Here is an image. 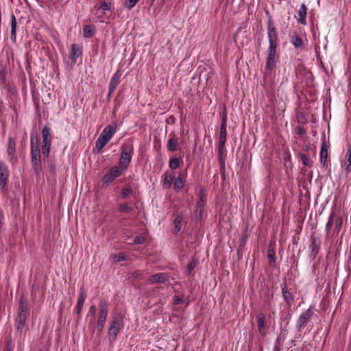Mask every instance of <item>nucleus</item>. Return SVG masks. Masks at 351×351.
<instances>
[{
    "label": "nucleus",
    "mask_w": 351,
    "mask_h": 351,
    "mask_svg": "<svg viewBox=\"0 0 351 351\" xmlns=\"http://www.w3.org/2000/svg\"><path fill=\"white\" fill-rule=\"evenodd\" d=\"M220 132H227L226 131V123L225 120H223L221 123V125L220 127Z\"/></svg>",
    "instance_id": "47"
},
{
    "label": "nucleus",
    "mask_w": 351,
    "mask_h": 351,
    "mask_svg": "<svg viewBox=\"0 0 351 351\" xmlns=\"http://www.w3.org/2000/svg\"><path fill=\"white\" fill-rule=\"evenodd\" d=\"M267 38L269 41V49H276L278 45V38L276 29L273 21L269 19L267 22Z\"/></svg>",
    "instance_id": "6"
},
{
    "label": "nucleus",
    "mask_w": 351,
    "mask_h": 351,
    "mask_svg": "<svg viewBox=\"0 0 351 351\" xmlns=\"http://www.w3.org/2000/svg\"><path fill=\"white\" fill-rule=\"evenodd\" d=\"M282 293L283 298L289 307H291L293 303V297L292 294L287 290L286 285L284 284L282 287Z\"/></svg>",
    "instance_id": "19"
},
{
    "label": "nucleus",
    "mask_w": 351,
    "mask_h": 351,
    "mask_svg": "<svg viewBox=\"0 0 351 351\" xmlns=\"http://www.w3.org/2000/svg\"><path fill=\"white\" fill-rule=\"evenodd\" d=\"M182 351H187L186 349H183Z\"/></svg>",
    "instance_id": "52"
},
{
    "label": "nucleus",
    "mask_w": 351,
    "mask_h": 351,
    "mask_svg": "<svg viewBox=\"0 0 351 351\" xmlns=\"http://www.w3.org/2000/svg\"><path fill=\"white\" fill-rule=\"evenodd\" d=\"M16 141L14 138H9L8 146V155L10 160H13L15 157Z\"/></svg>",
    "instance_id": "18"
},
{
    "label": "nucleus",
    "mask_w": 351,
    "mask_h": 351,
    "mask_svg": "<svg viewBox=\"0 0 351 351\" xmlns=\"http://www.w3.org/2000/svg\"><path fill=\"white\" fill-rule=\"evenodd\" d=\"M276 53V49H269V55L266 62V69L271 71L275 66V57Z\"/></svg>",
    "instance_id": "14"
},
{
    "label": "nucleus",
    "mask_w": 351,
    "mask_h": 351,
    "mask_svg": "<svg viewBox=\"0 0 351 351\" xmlns=\"http://www.w3.org/2000/svg\"><path fill=\"white\" fill-rule=\"evenodd\" d=\"M180 160L178 158H173L169 160V166L171 169H176L180 166Z\"/></svg>",
    "instance_id": "35"
},
{
    "label": "nucleus",
    "mask_w": 351,
    "mask_h": 351,
    "mask_svg": "<svg viewBox=\"0 0 351 351\" xmlns=\"http://www.w3.org/2000/svg\"><path fill=\"white\" fill-rule=\"evenodd\" d=\"M121 152L119 166L125 171L131 162L134 154L132 143L130 141L125 142L121 147Z\"/></svg>",
    "instance_id": "3"
},
{
    "label": "nucleus",
    "mask_w": 351,
    "mask_h": 351,
    "mask_svg": "<svg viewBox=\"0 0 351 351\" xmlns=\"http://www.w3.org/2000/svg\"><path fill=\"white\" fill-rule=\"evenodd\" d=\"M132 193L131 186L128 185L125 186L121 191V197L123 199L126 198Z\"/></svg>",
    "instance_id": "31"
},
{
    "label": "nucleus",
    "mask_w": 351,
    "mask_h": 351,
    "mask_svg": "<svg viewBox=\"0 0 351 351\" xmlns=\"http://www.w3.org/2000/svg\"><path fill=\"white\" fill-rule=\"evenodd\" d=\"M342 218L337 216L334 210L330 213L328 220L326 225V232L328 235L330 234L332 226L334 225L332 235H337L341 230L342 226Z\"/></svg>",
    "instance_id": "4"
},
{
    "label": "nucleus",
    "mask_w": 351,
    "mask_h": 351,
    "mask_svg": "<svg viewBox=\"0 0 351 351\" xmlns=\"http://www.w3.org/2000/svg\"><path fill=\"white\" fill-rule=\"evenodd\" d=\"M341 165L346 173L351 172V145H349Z\"/></svg>",
    "instance_id": "11"
},
{
    "label": "nucleus",
    "mask_w": 351,
    "mask_h": 351,
    "mask_svg": "<svg viewBox=\"0 0 351 351\" xmlns=\"http://www.w3.org/2000/svg\"><path fill=\"white\" fill-rule=\"evenodd\" d=\"M121 76V72L120 70L117 71L112 75L108 88H110V93L114 92L119 84V79Z\"/></svg>",
    "instance_id": "15"
},
{
    "label": "nucleus",
    "mask_w": 351,
    "mask_h": 351,
    "mask_svg": "<svg viewBox=\"0 0 351 351\" xmlns=\"http://www.w3.org/2000/svg\"><path fill=\"white\" fill-rule=\"evenodd\" d=\"M123 320L121 316H116L109 329H119L123 327Z\"/></svg>",
    "instance_id": "24"
},
{
    "label": "nucleus",
    "mask_w": 351,
    "mask_h": 351,
    "mask_svg": "<svg viewBox=\"0 0 351 351\" xmlns=\"http://www.w3.org/2000/svg\"><path fill=\"white\" fill-rule=\"evenodd\" d=\"M14 345L12 343V342H9L7 344L6 348L8 351H12L13 350Z\"/></svg>",
    "instance_id": "49"
},
{
    "label": "nucleus",
    "mask_w": 351,
    "mask_h": 351,
    "mask_svg": "<svg viewBox=\"0 0 351 351\" xmlns=\"http://www.w3.org/2000/svg\"><path fill=\"white\" fill-rule=\"evenodd\" d=\"M296 131H297L298 134H299L300 136L304 135L306 132V130L303 127H301V126H298L296 128Z\"/></svg>",
    "instance_id": "46"
},
{
    "label": "nucleus",
    "mask_w": 351,
    "mask_h": 351,
    "mask_svg": "<svg viewBox=\"0 0 351 351\" xmlns=\"http://www.w3.org/2000/svg\"><path fill=\"white\" fill-rule=\"evenodd\" d=\"M204 206V202L203 201L202 197H201L199 201H198L196 204V208H197L196 212H197V214L200 217H202V215Z\"/></svg>",
    "instance_id": "32"
},
{
    "label": "nucleus",
    "mask_w": 351,
    "mask_h": 351,
    "mask_svg": "<svg viewBox=\"0 0 351 351\" xmlns=\"http://www.w3.org/2000/svg\"><path fill=\"white\" fill-rule=\"evenodd\" d=\"M9 171L8 167L3 164H0V186L3 188L6 184L8 178Z\"/></svg>",
    "instance_id": "13"
},
{
    "label": "nucleus",
    "mask_w": 351,
    "mask_h": 351,
    "mask_svg": "<svg viewBox=\"0 0 351 351\" xmlns=\"http://www.w3.org/2000/svg\"><path fill=\"white\" fill-rule=\"evenodd\" d=\"M184 180L181 178L180 176H178V178L175 180L173 183V189L176 191H180L183 189L184 187Z\"/></svg>",
    "instance_id": "30"
},
{
    "label": "nucleus",
    "mask_w": 351,
    "mask_h": 351,
    "mask_svg": "<svg viewBox=\"0 0 351 351\" xmlns=\"http://www.w3.org/2000/svg\"><path fill=\"white\" fill-rule=\"evenodd\" d=\"M86 297V291L84 287H81L80 289V294L77 302V305L75 308V312L77 315L81 313L83 308L85 300Z\"/></svg>",
    "instance_id": "10"
},
{
    "label": "nucleus",
    "mask_w": 351,
    "mask_h": 351,
    "mask_svg": "<svg viewBox=\"0 0 351 351\" xmlns=\"http://www.w3.org/2000/svg\"><path fill=\"white\" fill-rule=\"evenodd\" d=\"M10 25H11V40L13 42H16L17 22H16V19L14 14H12V16H11Z\"/></svg>",
    "instance_id": "22"
},
{
    "label": "nucleus",
    "mask_w": 351,
    "mask_h": 351,
    "mask_svg": "<svg viewBox=\"0 0 351 351\" xmlns=\"http://www.w3.org/2000/svg\"><path fill=\"white\" fill-rule=\"evenodd\" d=\"M227 132H220L219 134V142L218 145L219 155L221 158L223 151L225 148V144L226 142Z\"/></svg>",
    "instance_id": "20"
},
{
    "label": "nucleus",
    "mask_w": 351,
    "mask_h": 351,
    "mask_svg": "<svg viewBox=\"0 0 351 351\" xmlns=\"http://www.w3.org/2000/svg\"><path fill=\"white\" fill-rule=\"evenodd\" d=\"M273 351H280V337H278L274 345Z\"/></svg>",
    "instance_id": "44"
},
{
    "label": "nucleus",
    "mask_w": 351,
    "mask_h": 351,
    "mask_svg": "<svg viewBox=\"0 0 351 351\" xmlns=\"http://www.w3.org/2000/svg\"><path fill=\"white\" fill-rule=\"evenodd\" d=\"M300 158L304 165L307 167H311L313 165L312 160L305 154H301Z\"/></svg>",
    "instance_id": "37"
},
{
    "label": "nucleus",
    "mask_w": 351,
    "mask_h": 351,
    "mask_svg": "<svg viewBox=\"0 0 351 351\" xmlns=\"http://www.w3.org/2000/svg\"><path fill=\"white\" fill-rule=\"evenodd\" d=\"M125 170L119 166H114L104 175L102 178L104 186H108L115 178L119 177L124 173Z\"/></svg>",
    "instance_id": "7"
},
{
    "label": "nucleus",
    "mask_w": 351,
    "mask_h": 351,
    "mask_svg": "<svg viewBox=\"0 0 351 351\" xmlns=\"http://www.w3.org/2000/svg\"><path fill=\"white\" fill-rule=\"evenodd\" d=\"M163 176L162 186L165 189H169L172 184L174 176L173 173L167 171L164 173Z\"/></svg>",
    "instance_id": "21"
},
{
    "label": "nucleus",
    "mask_w": 351,
    "mask_h": 351,
    "mask_svg": "<svg viewBox=\"0 0 351 351\" xmlns=\"http://www.w3.org/2000/svg\"><path fill=\"white\" fill-rule=\"evenodd\" d=\"M183 302V298L182 297H176V299H175V303L176 304H182Z\"/></svg>",
    "instance_id": "48"
},
{
    "label": "nucleus",
    "mask_w": 351,
    "mask_h": 351,
    "mask_svg": "<svg viewBox=\"0 0 351 351\" xmlns=\"http://www.w3.org/2000/svg\"><path fill=\"white\" fill-rule=\"evenodd\" d=\"M111 2L104 1L103 2H101L99 8H98L97 12H99L100 10H102L104 11H110L111 10Z\"/></svg>",
    "instance_id": "34"
},
{
    "label": "nucleus",
    "mask_w": 351,
    "mask_h": 351,
    "mask_svg": "<svg viewBox=\"0 0 351 351\" xmlns=\"http://www.w3.org/2000/svg\"><path fill=\"white\" fill-rule=\"evenodd\" d=\"M31 143V158L32 163L34 171L37 176L40 174L42 170V164L40 158V151L39 144L37 141H34V137L32 136L30 139Z\"/></svg>",
    "instance_id": "2"
},
{
    "label": "nucleus",
    "mask_w": 351,
    "mask_h": 351,
    "mask_svg": "<svg viewBox=\"0 0 351 351\" xmlns=\"http://www.w3.org/2000/svg\"><path fill=\"white\" fill-rule=\"evenodd\" d=\"M27 311V302L25 300H21L19 308V313L26 314Z\"/></svg>",
    "instance_id": "33"
},
{
    "label": "nucleus",
    "mask_w": 351,
    "mask_h": 351,
    "mask_svg": "<svg viewBox=\"0 0 351 351\" xmlns=\"http://www.w3.org/2000/svg\"><path fill=\"white\" fill-rule=\"evenodd\" d=\"M6 81V71L3 67H0V84H4Z\"/></svg>",
    "instance_id": "39"
},
{
    "label": "nucleus",
    "mask_w": 351,
    "mask_h": 351,
    "mask_svg": "<svg viewBox=\"0 0 351 351\" xmlns=\"http://www.w3.org/2000/svg\"><path fill=\"white\" fill-rule=\"evenodd\" d=\"M109 335L110 338L114 339L117 336V331L116 330H110Z\"/></svg>",
    "instance_id": "50"
},
{
    "label": "nucleus",
    "mask_w": 351,
    "mask_h": 351,
    "mask_svg": "<svg viewBox=\"0 0 351 351\" xmlns=\"http://www.w3.org/2000/svg\"><path fill=\"white\" fill-rule=\"evenodd\" d=\"M138 1V0H126L125 2V6L129 10H130L133 7H134V5L136 4Z\"/></svg>",
    "instance_id": "41"
},
{
    "label": "nucleus",
    "mask_w": 351,
    "mask_h": 351,
    "mask_svg": "<svg viewBox=\"0 0 351 351\" xmlns=\"http://www.w3.org/2000/svg\"><path fill=\"white\" fill-rule=\"evenodd\" d=\"M314 315V308L310 306L306 311L300 315L298 321L299 328H304Z\"/></svg>",
    "instance_id": "9"
},
{
    "label": "nucleus",
    "mask_w": 351,
    "mask_h": 351,
    "mask_svg": "<svg viewBox=\"0 0 351 351\" xmlns=\"http://www.w3.org/2000/svg\"><path fill=\"white\" fill-rule=\"evenodd\" d=\"M95 34L94 28L91 25H84L83 27V35L85 38H92Z\"/></svg>",
    "instance_id": "25"
},
{
    "label": "nucleus",
    "mask_w": 351,
    "mask_h": 351,
    "mask_svg": "<svg viewBox=\"0 0 351 351\" xmlns=\"http://www.w3.org/2000/svg\"><path fill=\"white\" fill-rule=\"evenodd\" d=\"M171 137L167 141V147L169 151L173 152L177 148L178 140L175 138L174 135L171 134Z\"/></svg>",
    "instance_id": "23"
},
{
    "label": "nucleus",
    "mask_w": 351,
    "mask_h": 351,
    "mask_svg": "<svg viewBox=\"0 0 351 351\" xmlns=\"http://www.w3.org/2000/svg\"><path fill=\"white\" fill-rule=\"evenodd\" d=\"M183 221V217L182 215H178L173 221V227L176 232H178L181 229L182 223Z\"/></svg>",
    "instance_id": "29"
},
{
    "label": "nucleus",
    "mask_w": 351,
    "mask_h": 351,
    "mask_svg": "<svg viewBox=\"0 0 351 351\" xmlns=\"http://www.w3.org/2000/svg\"><path fill=\"white\" fill-rule=\"evenodd\" d=\"M258 325L259 328H263L265 327V317L263 314L260 313L258 317Z\"/></svg>",
    "instance_id": "38"
},
{
    "label": "nucleus",
    "mask_w": 351,
    "mask_h": 351,
    "mask_svg": "<svg viewBox=\"0 0 351 351\" xmlns=\"http://www.w3.org/2000/svg\"><path fill=\"white\" fill-rule=\"evenodd\" d=\"M167 276L165 273H159L149 277L148 281L150 284L163 283L167 280Z\"/></svg>",
    "instance_id": "17"
},
{
    "label": "nucleus",
    "mask_w": 351,
    "mask_h": 351,
    "mask_svg": "<svg viewBox=\"0 0 351 351\" xmlns=\"http://www.w3.org/2000/svg\"><path fill=\"white\" fill-rule=\"evenodd\" d=\"M306 14L307 7L305 4H302L298 10V21L303 25H306Z\"/></svg>",
    "instance_id": "16"
},
{
    "label": "nucleus",
    "mask_w": 351,
    "mask_h": 351,
    "mask_svg": "<svg viewBox=\"0 0 351 351\" xmlns=\"http://www.w3.org/2000/svg\"><path fill=\"white\" fill-rule=\"evenodd\" d=\"M99 312L97 326L98 328H103L104 327L106 317L108 313L107 302L106 301H101L99 304Z\"/></svg>",
    "instance_id": "8"
},
{
    "label": "nucleus",
    "mask_w": 351,
    "mask_h": 351,
    "mask_svg": "<svg viewBox=\"0 0 351 351\" xmlns=\"http://www.w3.org/2000/svg\"><path fill=\"white\" fill-rule=\"evenodd\" d=\"M113 93H114V92H111V93H110V88H108V98H110V96H111V95H112Z\"/></svg>",
    "instance_id": "51"
},
{
    "label": "nucleus",
    "mask_w": 351,
    "mask_h": 351,
    "mask_svg": "<svg viewBox=\"0 0 351 351\" xmlns=\"http://www.w3.org/2000/svg\"><path fill=\"white\" fill-rule=\"evenodd\" d=\"M291 43L295 48H302L303 47V41L298 35L295 34L291 38Z\"/></svg>",
    "instance_id": "28"
},
{
    "label": "nucleus",
    "mask_w": 351,
    "mask_h": 351,
    "mask_svg": "<svg viewBox=\"0 0 351 351\" xmlns=\"http://www.w3.org/2000/svg\"><path fill=\"white\" fill-rule=\"evenodd\" d=\"M132 208L128 204H121L118 206V210L121 213H129Z\"/></svg>",
    "instance_id": "36"
},
{
    "label": "nucleus",
    "mask_w": 351,
    "mask_h": 351,
    "mask_svg": "<svg viewBox=\"0 0 351 351\" xmlns=\"http://www.w3.org/2000/svg\"><path fill=\"white\" fill-rule=\"evenodd\" d=\"M26 318V314L18 313V316L16 320L17 329H19L20 328H23L24 326Z\"/></svg>",
    "instance_id": "26"
},
{
    "label": "nucleus",
    "mask_w": 351,
    "mask_h": 351,
    "mask_svg": "<svg viewBox=\"0 0 351 351\" xmlns=\"http://www.w3.org/2000/svg\"><path fill=\"white\" fill-rule=\"evenodd\" d=\"M82 53V47L78 44H73L71 48L70 58L73 64H75L77 59L81 56Z\"/></svg>",
    "instance_id": "12"
},
{
    "label": "nucleus",
    "mask_w": 351,
    "mask_h": 351,
    "mask_svg": "<svg viewBox=\"0 0 351 351\" xmlns=\"http://www.w3.org/2000/svg\"><path fill=\"white\" fill-rule=\"evenodd\" d=\"M145 239L143 235L136 236L134 239V243L135 244H142L145 242Z\"/></svg>",
    "instance_id": "43"
},
{
    "label": "nucleus",
    "mask_w": 351,
    "mask_h": 351,
    "mask_svg": "<svg viewBox=\"0 0 351 351\" xmlns=\"http://www.w3.org/2000/svg\"><path fill=\"white\" fill-rule=\"evenodd\" d=\"M125 259V256L123 254L119 253L114 256V262H120Z\"/></svg>",
    "instance_id": "45"
},
{
    "label": "nucleus",
    "mask_w": 351,
    "mask_h": 351,
    "mask_svg": "<svg viewBox=\"0 0 351 351\" xmlns=\"http://www.w3.org/2000/svg\"><path fill=\"white\" fill-rule=\"evenodd\" d=\"M327 156H328V152H327L326 146L325 142H323L322 144L321 150H320V162H321V163H322L324 165L325 164Z\"/></svg>",
    "instance_id": "27"
},
{
    "label": "nucleus",
    "mask_w": 351,
    "mask_h": 351,
    "mask_svg": "<svg viewBox=\"0 0 351 351\" xmlns=\"http://www.w3.org/2000/svg\"><path fill=\"white\" fill-rule=\"evenodd\" d=\"M117 131V125L116 123H114L113 125H108L104 128L95 142V149L97 152H100L105 147V145L113 137Z\"/></svg>",
    "instance_id": "1"
},
{
    "label": "nucleus",
    "mask_w": 351,
    "mask_h": 351,
    "mask_svg": "<svg viewBox=\"0 0 351 351\" xmlns=\"http://www.w3.org/2000/svg\"><path fill=\"white\" fill-rule=\"evenodd\" d=\"M42 154L44 157L47 158L49 154L51 145L52 136L49 127L44 126L42 129Z\"/></svg>",
    "instance_id": "5"
},
{
    "label": "nucleus",
    "mask_w": 351,
    "mask_h": 351,
    "mask_svg": "<svg viewBox=\"0 0 351 351\" xmlns=\"http://www.w3.org/2000/svg\"><path fill=\"white\" fill-rule=\"evenodd\" d=\"M197 263V261L195 259L191 261L187 266L188 271L189 273H191V271L194 269V268L196 267Z\"/></svg>",
    "instance_id": "42"
},
{
    "label": "nucleus",
    "mask_w": 351,
    "mask_h": 351,
    "mask_svg": "<svg viewBox=\"0 0 351 351\" xmlns=\"http://www.w3.org/2000/svg\"><path fill=\"white\" fill-rule=\"evenodd\" d=\"M97 308L95 305H92L90 306L89 310L88 311L87 317H90L91 319L95 318V313H96Z\"/></svg>",
    "instance_id": "40"
}]
</instances>
